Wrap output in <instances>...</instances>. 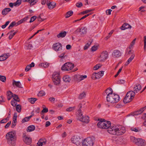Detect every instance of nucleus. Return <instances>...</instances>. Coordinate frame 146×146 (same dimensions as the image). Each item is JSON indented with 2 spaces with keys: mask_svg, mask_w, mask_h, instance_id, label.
Returning a JSON list of instances; mask_svg holds the SVG:
<instances>
[{
  "mask_svg": "<svg viewBox=\"0 0 146 146\" xmlns=\"http://www.w3.org/2000/svg\"><path fill=\"white\" fill-rule=\"evenodd\" d=\"M78 106L80 107V108L78 111L79 113L78 116V119L85 123H88L90 121L89 117L88 116H84L82 115V110L81 109V108H82V104H80Z\"/></svg>",
  "mask_w": 146,
  "mask_h": 146,
  "instance_id": "nucleus-2",
  "label": "nucleus"
},
{
  "mask_svg": "<svg viewBox=\"0 0 146 146\" xmlns=\"http://www.w3.org/2000/svg\"><path fill=\"white\" fill-rule=\"evenodd\" d=\"M53 47L55 50L58 51L62 49V46L61 44L59 42H57L53 44Z\"/></svg>",
  "mask_w": 146,
  "mask_h": 146,
  "instance_id": "nucleus-13",
  "label": "nucleus"
},
{
  "mask_svg": "<svg viewBox=\"0 0 146 146\" xmlns=\"http://www.w3.org/2000/svg\"><path fill=\"white\" fill-rule=\"evenodd\" d=\"M6 77L5 76L0 75V80L3 82H5L6 81Z\"/></svg>",
  "mask_w": 146,
  "mask_h": 146,
  "instance_id": "nucleus-41",
  "label": "nucleus"
},
{
  "mask_svg": "<svg viewBox=\"0 0 146 146\" xmlns=\"http://www.w3.org/2000/svg\"><path fill=\"white\" fill-rule=\"evenodd\" d=\"M45 93L44 91H40L39 92L38 94V96L41 97L45 95Z\"/></svg>",
  "mask_w": 146,
  "mask_h": 146,
  "instance_id": "nucleus-43",
  "label": "nucleus"
},
{
  "mask_svg": "<svg viewBox=\"0 0 146 146\" xmlns=\"http://www.w3.org/2000/svg\"><path fill=\"white\" fill-rule=\"evenodd\" d=\"M12 85L13 86L15 85L18 88H23V87L21 86V84L19 81L16 82L13 80Z\"/></svg>",
  "mask_w": 146,
  "mask_h": 146,
  "instance_id": "nucleus-22",
  "label": "nucleus"
},
{
  "mask_svg": "<svg viewBox=\"0 0 146 146\" xmlns=\"http://www.w3.org/2000/svg\"><path fill=\"white\" fill-rule=\"evenodd\" d=\"M11 121H9L5 126V128H8L11 125Z\"/></svg>",
  "mask_w": 146,
  "mask_h": 146,
  "instance_id": "nucleus-61",
  "label": "nucleus"
},
{
  "mask_svg": "<svg viewBox=\"0 0 146 146\" xmlns=\"http://www.w3.org/2000/svg\"><path fill=\"white\" fill-rule=\"evenodd\" d=\"M46 141L45 139H40L37 143V146H42L46 144Z\"/></svg>",
  "mask_w": 146,
  "mask_h": 146,
  "instance_id": "nucleus-18",
  "label": "nucleus"
},
{
  "mask_svg": "<svg viewBox=\"0 0 146 146\" xmlns=\"http://www.w3.org/2000/svg\"><path fill=\"white\" fill-rule=\"evenodd\" d=\"M74 67V64L71 63L67 62L65 63L62 66L61 70L64 71H69Z\"/></svg>",
  "mask_w": 146,
  "mask_h": 146,
  "instance_id": "nucleus-7",
  "label": "nucleus"
},
{
  "mask_svg": "<svg viewBox=\"0 0 146 146\" xmlns=\"http://www.w3.org/2000/svg\"><path fill=\"white\" fill-rule=\"evenodd\" d=\"M136 144L139 146H145L146 145V142L144 140L139 138L137 139Z\"/></svg>",
  "mask_w": 146,
  "mask_h": 146,
  "instance_id": "nucleus-12",
  "label": "nucleus"
},
{
  "mask_svg": "<svg viewBox=\"0 0 146 146\" xmlns=\"http://www.w3.org/2000/svg\"><path fill=\"white\" fill-rule=\"evenodd\" d=\"M145 109H146V106L142 108L137 111L134 112L133 113V115H138L141 114Z\"/></svg>",
  "mask_w": 146,
  "mask_h": 146,
  "instance_id": "nucleus-19",
  "label": "nucleus"
},
{
  "mask_svg": "<svg viewBox=\"0 0 146 146\" xmlns=\"http://www.w3.org/2000/svg\"><path fill=\"white\" fill-rule=\"evenodd\" d=\"M32 116L33 115H31L29 117H25V118L23 119V120L22 121V123H23L28 121L31 118V117H32Z\"/></svg>",
  "mask_w": 146,
  "mask_h": 146,
  "instance_id": "nucleus-34",
  "label": "nucleus"
},
{
  "mask_svg": "<svg viewBox=\"0 0 146 146\" xmlns=\"http://www.w3.org/2000/svg\"><path fill=\"white\" fill-rule=\"evenodd\" d=\"M27 20V18H25L23 19H22L21 20L18 21L17 23H17V25H18L19 24H21L23 23L24 22V21H25V20Z\"/></svg>",
  "mask_w": 146,
  "mask_h": 146,
  "instance_id": "nucleus-42",
  "label": "nucleus"
},
{
  "mask_svg": "<svg viewBox=\"0 0 146 146\" xmlns=\"http://www.w3.org/2000/svg\"><path fill=\"white\" fill-rule=\"evenodd\" d=\"M99 122L97 123V126L99 128L102 129H108L110 128L111 123L110 121L104 120V119H99Z\"/></svg>",
  "mask_w": 146,
  "mask_h": 146,
  "instance_id": "nucleus-3",
  "label": "nucleus"
},
{
  "mask_svg": "<svg viewBox=\"0 0 146 146\" xmlns=\"http://www.w3.org/2000/svg\"><path fill=\"white\" fill-rule=\"evenodd\" d=\"M17 116L16 115H15V114L14 115V116L13 118V121L12 122L16 123L17 122Z\"/></svg>",
  "mask_w": 146,
  "mask_h": 146,
  "instance_id": "nucleus-57",
  "label": "nucleus"
},
{
  "mask_svg": "<svg viewBox=\"0 0 146 146\" xmlns=\"http://www.w3.org/2000/svg\"><path fill=\"white\" fill-rule=\"evenodd\" d=\"M13 99L18 102L20 101V100L19 97L16 94H14L13 95Z\"/></svg>",
  "mask_w": 146,
  "mask_h": 146,
  "instance_id": "nucleus-47",
  "label": "nucleus"
},
{
  "mask_svg": "<svg viewBox=\"0 0 146 146\" xmlns=\"http://www.w3.org/2000/svg\"><path fill=\"white\" fill-rule=\"evenodd\" d=\"M63 79V81L66 82H69L70 80V78L68 76H64Z\"/></svg>",
  "mask_w": 146,
  "mask_h": 146,
  "instance_id": "nucleus-32",
  "label": "nucleus"
},
{
  "mask_svg": "<svg viewBox=\"0 0 146 146\" xmlns=\"http://www.w3.org/2000/svg\"><path fill=\"white\" fill-rule=\"evenodd\" d=\"M59 74L57 72L54 73L52 76V79L54 83L56 85L59 84L60 82V78Z\"/></svg>",
  "mask_w": 146,
  "mask_h": 146,
  "instance_id": "nucleus-8",
  "label": "nucleus"
},
{
  "mask_svg": "<svg viewBox=\"0 0 146 146\" xmlns=\"http://www.w3.org/2000/svg\"><path fill=\"white\" fill-rule=\"evenodd\" d=\"M131 26L129 24L125 23L121 27V29L122 30H124L127 29L131 28Z\"/></svg>",
  "mask_w": 146,
  "mask_h": 146,
  "instance_id": "nucleus-23",
  "label": "nucleus"
},
{
  "mask_svg": "<svg viewBox=\"0 0 146 146\" xmlns=\"http://www.w3.org/2000/svg\"><path fill=\"white\" fill-rule=\"evenodd\" d=\"M36 16H33L31 17V18L29 22L31 23L35 21L36 18Z\"/></svg>",
  "mask_w": 146,
  "mask_h": 146,
  "instance_id": "nucleus-56",
  "label": "nucleus"
},
{
  "mask_svg": "<svg viewBox=\"0 0 146 146\" xmlns=\"http://www.w3.org/2000/svg\"><path fill=\"white\" fill-rule=\"evenodd\" d=\"M119 97L117 94H113L109 96V97H106V100L110 103H114L117 102L119 100Z\"/></svg>",
  "mask_w": 146,
  "mask_h": 146,
  "instance_id": "nucleus-4",
  "label": "nucleus"
},
{
  "mask_svg": "<svg viewBox=\"0 0 146 146\" xmlns=\"http://www.w3.org/2000/svg\"><path fill=\"white\" fill-rule=\"evenodd\" d=\"M108 52L106 51H104L101 54L99 57L98 60L101 62H104L108 57Z\"/></svg>",
  "mask_w": 146,
  "mask_h": 146,
  "instance_id": "nucleus-9",
  "label": "nucleus"
},
{
  "mask_svg": "<svg viewBox=\"0 0 146 146\" xmlns=\"http://www.w3.org/2000/svg\"><path fill=\"white\" fill-rule=\"evenodd\" d=\"M92 11V9L86 10L82 12H81V14H86Z\"/></svg>",
  "mask_w": 146,
  "mask_h": 146,
  "instance_id": "nucleus-53",
  "label": "nucleus"
},
{
  "mask_svg": "<svg viewBox=\"0 0 146 146\" xmlns=\"http://www.w3.org/2000/svg\"><path fill=\"white\" fill-rule=\"evenodd\" d=\"M15 132L11 131L9 132L7 134L6 136L7 138L8 139H10L12 141L14 139V137L15 136Z\"/></svg>",
  "mask_w": 146,
  "mask_h": 146,
  "instance_id": "nucleus-14",
  "label": "nucleus"
},
{
  "mask_svg": "<svg viewBox=\"0 0 146 146\" xmlns=\"http://www.w3.org/2000/svg\"><path fill=\"white\" fill-rule=\"evenodd\" d=\"M17 102L16 100H12L11 102V105L14 107L16 106L17 104Z\"/></svg>",
  "mask_w": 146,
  "mask_h": 146,
  "instance_id": "nucleus-46",
  "label": "nucleus"
},
{
  "mask_svg": "<svg viewBox=\"0 0 146 146\" xmlns=\"http://www.w3.org/2000/svg\"><path fill=\"white\" fill-rule=\"evenodd\" d=\"M16 110L17 112L19 113L21 111V107L20 105L18 104L16 106Z\"/></svg>",
  "mask_w": 146,
  "mask_h": 146,
  "instance_id": "nucleus-40",
  "label": "nucleus"
},
{
  "mask_svg": "<svg viewBox=\"0 0 146 146\" xmlns=\"http://www.w3.org/2000/svg\"><path fill=\"white\" fill-rule=\"evenodd\" d=\"M92 41V40L91 41H90L89 42L87 43L84 47V49L85 50L87 49L90 45L91 44Z\"/></svg>",
  "mask_w": 146,
  "mask_h": 146,
  "instance_id": "nucleus-37",
  "label": "nucleus"
},
{
  "mask_svg": "<svg viewBox=\"0 0 146 146\" xmlns=\"http://www.w3.org/2000/svg\"><path fill=\"white\" fill-rule=\"evenodd\" d=\"M94 138L88 137L83 141V146H92L94 144L93 140Z\"/></svg>",
  "mask_w": 146,
  "mask_h": 146,
  "instance_id": "nucleus-6",
  "label": "nucleus"
},
{
  "mask_svg": "<svg viewBox=\"0 0 146 146\" xmlns=\"http://www.w3.org/2000/svg\"><path fill=\"white\" fill-rule=\"evenodd\" d=\"M7 59V57H5L4 54L0 56V61H4Z\"/></svg>",
  "mask_w": 146,
  "mask_h": 146,
  "instance_id": "nucleus-48",
  "label": "nucleus"
},
{
  "mask_svg": "<svg viewBox=\"0 0 146 146\" xmlns=\"http://www.w3.org/2000/svg\"><path fill=\"white\" fill-rule=\"evenodd\" d=\"M100 76L98 73H94L93 74L92 78L94 79V78H95L96 79H98L101 77V76Z\"/></svg>",
  "mask_w": 146,
  "mask_h": 146,
  "instance_id": "nucleus-31",
  "label": "nucleus"
},
{
  "mask_svg": "<svg viewBox=\"0 0 146 146\" xmlns=\"http://www.w3.org/2000/svg\"><path fill=\"white\" fill-rule=\"evenodd\" d=\"M37 99L35 98H31L28 99L29 101L32 104H33Z\"/></svg>",
  "mask_w": 146,
  "mask_h": 146,
  "instance_id": "nucleus-35",
  "label": "nucleus"
},
{
  "mask_svg": "<svg viewBox=\"0 0 146 146\" xmlns=\"http://www.w3.org/2000/svg\"><path fill=\"white\" fill-rule=\"evenodd\" d=\"M112 139L113 142L115 143L118 144H120V141H119V139L118 137L116 136L113 137L112 138Z\"/></svg>",
  "mask_w": 146,
  "mask_h": 146,
  "instance_id": "nucleus-28",
  "label": "nucleus"
},
{
  "mask_svg": "<svg viewBox=\"0 0 146 146\" xmlns=\"http://www.w3.org/2000/svg\"><path fill=\"white\" fill-rule=\"evenodd\" d=\"M82 6V4L81 2H78L76 3V6L78 7H80Z\"/></svg>",
  "mask_w": 146,
  "mask_h": 146,
  "instance_id": "nucleus-54",
  "label": "nucleus"
},
{
  "mask_svg": "<svg viewBox=\"0 0 146 146\" xmlns=\"http://www.w3.org/2000/svg\"><path fill=\"white\" fill-rule=\"evenodd\" d=\"M75 107H70L66 109V111H71L74 109Z\"/></svg>",
  "mask_w": 146,
  "mask_h": 146,
  "instance_id": "nucleus-52",
  "label": "nucleus"
},
{
  "mask_svg": "<svg viewBox=\"0 0 146 146\" xmlns=\"http://www.w3.org/2000/svg\"><path fill=\"white\" fill-rule=\"evenodd\" d=\"M67 135V134H66V132H64L63 133H62L61 135V136L62 138H65Z\"/></svg>",
  "mask_w": 146,
  "mask_h": 146,
  "instance_id": "nucleus-59",
  "label": "nucleus"
},
{
  "mask_svg": "<svg viewBox=\"0 0 146 146\" xmlns=\"http://www.w3.org/2000/svg\"><path fill=\"white\" fill-rule=\"evenodd\" d=\"M87 31V28L85 27H82L81 29L78 28L75 31V33L81 32V35L86 34Z\"/></svg>",
  "mask_w": 146,
  "mask_h": 146,
  "instance_id": "nucleus-15",
  "label": "nucleus"
},
{
  "mask_svg": "<svg viewBox=\"0 0 146 146\" xmlns=\"http://www.w3.org/2000/svg\"><path fill=\"white\" fill-rule=\"evenodd\" d=\"M9 23H10V21H7V22H6V23H5V24L4 25H3L2 26H1L2 28L3 29L5 28L6 27V26L7 25H8L9 24Z\"/></svg>",
  "mask_w": 146,
  "mask_h": 146,
  "instance_id": "nucleus-55",
  "label": "nucleus"
},
{
  "mask_svg": "<svg viewBox=\"0 0 146 146\" xmlns=\"http://www.w3.org/2000/svg\"><path fill=\"white\" fill-rule=\"evenodd\" d=\"M16 33L17 32H15L13 33H9L10 35L9 37V39L10 40L15 35Z\"/></svg>",
  "mask_w": 146,
  "mask_h": 146,
  "instance_id": "nucleus-49",
  "label": "nucleus"
},
{
  "mask_svg": "<svg viewBox=\"0 0 146 146\" xmlns=\"http://www.w3.org/2000/svg\"><path fill=\"white\" fill-rule=\"evenodd\" d=\"M135 95V92L133 91H130L128 92L124 99V103L125 104L131 102L133 98Z\"/></svg>",
  "mask_w": 146,
  "mask_h": 146,
  "instance_id": "nucleus-5",
  "label": "nucleus"
},
{
  "mask_svg": "<svg viewBox=\"0 0 146 146\" xmlns=\"http://www.w3.org/2000/svg\"><path fill=\"white\" fill-rule=\"evenodd\" d=\"M48 111V109L47 108H44L40 113L41 115H43L44 113H46Z\"/></svg>",
  "mask_w": 146,
  "mask_h": 146,
  "instance_id": "nucleus-51",
  "label": "nucleus"
},
{
  "mask_svg": "<svg viewBox=\"0 0 146 146\" xmlns=\"http://www.w3.org/2000/svg\"><path fill=\"white\" fill-rule=\"evenodd\" d=\"M105 92L106 94H107V97H109V96L113 94L112 89L110 88H108L105 90Z\"/></svg>",
  "mask_w": 146,
  "mask_h": 146,
  "instance_id": "nucleus-24",
  "label": "nucleus"
},
{
  "mask_svg": "<svg viewBox=\"0 0 146 146\" xmlns=\"http://www.w3.org/2000/svg\"><path fill=\"white\" fill-rule=\"evenodd\" d=\"M7 121V118H5L1 120L0 122V123H6Z\"/></svg>",
  "mask_w": 146,
  "mask_h": 146,
  "instance_id": "nucleus-60",
  "label": "nucleus"
},
{
  "mask_svg": "<svg viewBox=\"0 0 146 146\" xmlns=\"http://www.w3.org/2000/svg\"><path fill=\"white\" fill-rule=\"evenodd\" d=\"M135 54H133L129 58L128 60L127 61L125 64V65H128L133 59L135 56Z\"/></svg>",
  "mask_w": 146,
  "mask_h": 146,
  "instance_id": "nucleus-26",
  "label": "nucleus"
},
{
  "mask_svg": "<svg viewBox=\"0 0 146 146\" xmlns=\"http://www.w3.org/2000/svg\"><path fill=\"white\" fill-rule=\"evenodd\" d=\"M35 129V126L33 125H31L27 127V131L28 132H31L33 131Z\"/></svg>",
  "mask_w": 146,
  "mask_h": 146,
  "instance_id": "nucleus-29",
  "label": "nucleus"
},
{
  "mask_svg": "<svg viewBox=\"0 0 146 146\" xmlns=\"http://www.w3.org/2000/svg\"><path fill=\"white\" fill-rule=\"evenodd\" d=\"M16 3L17 5L18 6H19L21 3V0H17L15 2Z\"/></svg>",
  "mask_w": 146,
  "mask_h": 146,
  "instance_id": "nucleus-62",
  "label": "nucleus"
},
{
  "mask_svg": "<svg viewBox=\"0 0 146 146\" xmlns=\"http://www.w3.org/2000/svg\"><path fill=\"white\" fill-rule=\"evenodd\" d=\"M100 67V66L97 64L94 66L93 69L94 70H98Z\"/></svg>",
  "mask_w": 146,
  "mask_h": 146,
  "instance_id": "nucleus-64",
  "label": "nucleus"
},
{
  "mask_svg": "<svg viewBox=\"0 0 146 146\" xmlns=\"http://www.w3.org/2000/svg\"><path fill=\"white\" fill-rule=\"evenodd\" d=\"M17 23H16L15 21H13L10 25L8 27V29H11L14 26L16 25L17 26Z\"/></svg>",
  "mask_w": 146,
  "mask_h": 146,
  "instance_id": "nucleus-36",
  "label": "nucleus"
},
{
  "mask_svg": "<svg viewBox=\"0 0 146 146\" xmlns=\"http://www.w3.org/2000/svg\"><path fill=\"white\" fill-rule=\"evenodd\" d=\"M72 143L77 145H78L80 144V139L78 136H73L71 139Z\"/></svg>",
  "mask_w": 146,
  "mask_h": 146,
  "instance_id": "nucleus-10",
  "label": "nucleus"
},
{
  "mask_svg": "<svg viewBox=\"0 0 146 146\" xmlns=\"http://www.w3.org/2000/svg\"><path fill=\"white\" fill-rule=\"evenodd\" d=\"M104 72L103 71H101L99 72L98 73L100 75V76L101 77H102L104 75Z\"/></svg>",
  "mask_w": 146,
  "mask_h": 146,
  "instance_id": "nucleus-63",
  "label": "nucleus"
},
{
  "mask_svg": "<svg viewBox=\"0 0 146 146\" xmlns=\"http://www.w3.org/2000/svg\"><path fill=\"white\" fill-rule=\"evenodd\" d=\"M24 139V141L25 143L28 145H30L32 142V139L30 137L25 136Z\"/></svg>",
  "mask_w": 146,
  "mask_h": 146,
  "instance_id": "nucleus-20",
  "label": "nucleus"
},
{
  "mask_svg": "<svg viewBox=\"0 0 146 146\" xmlns=\"http://www.w3.org/2000/svg\"><path fill=\"white\" fill-rule=\"evenodd\" d=\"M66 32L64 31L60 33L57 35V36L58 38H63L66 36Z\"/></svg>",
  "mask_w": 146,
  "mask_h": 146,
  "instance_id": "nucleus-27",
  "label": "nucleus"
},
{
  "mask_svg": "<svg viewBox=\"0 0 146 146\" xmlns=\"http://www.w3.org/2000/svg\"><path fill=\"white\" fill-rule=\"evenodd\" d=\"M130 139L132 142L135 143V144H136V142H137L138 139H137L133 136H131L130 137Z\"/></svg>",
  "mask_w": 146,
  "mask_h": 146,
  "instance_id": "nucleus-44",
  "label": "nucleus"
},
{
  "mask_svg": "<svg viewBox=\"0 0 146 146\" xmlns=\"http://www.w3.org/2000/svg\"><path fill=\"white\" fill-rule=\"evenodd\" d=\"M11 10V9L10 8H5L2 10V14L3 15H6Z\"/></svg>",
  "mask_w": 146,
  "mask_h": 146,
  "instance_id": "nucleus-25",
  "label": "nucleus"
},
{
  "mask_svg": "<svg viewBox=\"0 0 146 146\" xmlns=\"http://www.w3.org/2000/svg\"><path fill=\"white\" fill-rule=\"evenodd\" d=\"M130 129L132 131L136 132H138L141 131V129L139 127H132L130 128Z\"/></svg>",
  "mask_w": 146,
  "mask_h": 146,
  "instance_id": "nucleus-33",
  "label": "nucleus"
},
{
  "mask_svg": "<svg viewBox=\"0 0 146 146\" xmlns=\"http://www.w3.org/2000/svg\"><path fill=\"white\" fill-rule=\"evenodd\" d=\"M87 76L86 75H76L74 76V79L78 82L80 81L84 80L87 78Z\"/></svg>",
  "mask_w": 146,
  "mask_h": 146,
  "instance_id": "nucleus-11",
  "label": "nucleus"
},
{
  "mask_svg": "<svg viewBox=\"0 0 146 146\" xmlns=\"http://www.w3.org/2000/svg\"><path fill=\"white\" fill-rule=\"evenodd\" d=\"M136 40V38H135L131 42L129 47V49H131L132 48L133 46L135 44Z\"/></svg>",
  "mask_w": 146,
  "mask_h": 146,
  "instance_id": "nucleus-45",
  "label": "nucleus"
},
{
  "mask_svg": "<svg viewBox=\"0 0 146 146\" xmlns=\"http://www.w3.org/2000/svg\"><path fill=\"white\" fill-rule=\"evenodd\" d=\"M73 14V12L71 11H68L66 15V18H67L71 16Z\"/></svg>",
  "mask_w": 146,
  "mask_h": 146,
  "instance_id": "nucleus-38",
  "label": "nucleus"
},
{
  "mask_svg": "<svg viewBox=\"0 0 146 146\" xmlns=\"http://www.w3.org/2000/svg\"><path fill=\"white\" fill-rule=\"evenodd\" d=\"M37 1V0H31V1L29 2V3H30L31 6L34 5Z\"/></svg>",
  "mask_w": 146,
  "mask_h": 146,
  "instance_id": "nucleus-50",
  "label": "nucleus"
},
{
  "mask_svg": "<svg viewBox=\"0 0 146 146\" xmlns=\"http://www.w3.org/2000/svg\"><path fill=\"white\" fill-rule=\"evenodd\" d=\"M49 63L46 62L41 63L39 64V66L41 67H43L44 68H46L49 66Z\"/></svg>",
  "mask_w": 146,
  "mask_h": 146,
  "instance_id": "nucleus-30",
  "label": "nucleus"
},
{
  "mask_svg": "<svg viewBox=\"0 0 146 146\" xmlns=\"http://www.w3.org/2000/svg\"><path fill=\"white\" fill-rule=\"evenodd\" d=\"M47 5L48 6V8L51 9L54 8L56 5V3L53 2H50L47 1L46 3Z\"/></svg>",
  "mask_w": 146,
  "mask_h": 146,
  "instance_id": "nucleus-16",
  "label": "nucleus"
},
{
  "mask_svg": "<svg viewBox=\"0 0 146 146\" xmlns=\"http://www.w3.org/2000/svg\"><path fill=\"white\" fill-rule=\"evenodd\" d=\"M86 95L85 93L84 92H83L80 94L78 96V98L80 99H82L85 97Z\"/></svg>",
  "mask_w": 146,
  "mask_h": 146,
  "instance_id": "nucleus-39",
  "label": "nucleus"
},
{
  "mask_svg": "<svg viewBox=\"0 0 146 146\" xmlns=\"http://www.w3.org/2000/svg\"><path fill=\"white\" fill-rule=\"evenodd\" d=\"M97 49V46H93L91 48V50L92 51H95Z\"/></svg>",
  "mask_w": 146,
  "mask_h": 146,
  "instance_id": "nucleus-58",
  "label": "nucleus"
},
{
  "mask_svg": "<svg viewBox=\"0 0 146 146\" xmlns=\"http://www.w3.org/2000/svg\"><path fill=\"white\" fill-rule=\"evenodd\" d=\"M108 131L110 133L117 135H121L125 131V127L121 125L110 127Z\"/></svg>",
  "mask_w": 146,
  "mask_h": 146,
  "instance_id": "nucleus-1",
  "label": "nucleus"
},
{
  "mask_svg": "<svg viewBox=\"0 0 146 146\" xmlns=\"http://www.w3.org/2000/svg\"><path fill=\"white\" fill-rule=\"evenodd\" d=\"M121 52L118 50H113L112 55L115 57H119L121 55Z\"/></svg>",
  "mask_w": 146,
  "mask_h": 146,
  "instance_id": "nucleus-17",
  "label": "nucleus"
},
{
  "mask_svg": "<svg viewBox=\"0 0 146 146\" xmlns=\"http://www.w3.org/2000/svg\"><path fill=\"white\" fill-rule=\"evenodd\" d=\"M141 89V86L138 84H137L136 85V86H135L133 88V92H135V93L138 92Z\"/></svg>",
  "mask_w": 146,
  "mask_h": 146,
  "instance_id": "nucleus-21",
  "label": "nucleus"
}]
</instances>
